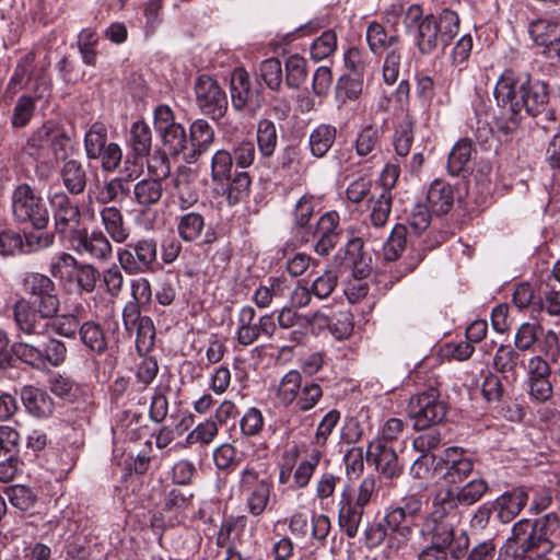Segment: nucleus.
<instances>
[{
    "label": "nucleus",
    "mask_w": 560,
    "mask_h": 560,
    "mask_svg": "<svg viewBox=\"0 0 560 560\" xmlns=\"http://www.w3.org/2000/svg\"><path fill=\"white\" fill-rule=\"evenodd\" d=\"M559 527V518L548 513L530 523L523 518L514 524L512 535L499 551L498 560H533L553 548L551 536Z\"/></svg>",
    "instance_id": "1"
},
{
    "label": "nucleus",
    "mask_w": 560,
    "mask_h": 560,
    "mask_svg": "<svg viewBox=\"0 0 560 560\" xmlns=\"http://www.w3.org/2000/svg\"><path fill=\"white\" fill-rule=\"evenodd\" d=\"M404 24L423 55L432 54L440 46L445 47L459 31V18L456 12L445 9L438 18L433 14L423 15L418 4L407 9Z\"/></svg>",
    "instance_id": "2"
},
{
    "label": "nucleus",
    "mask_w": 560,
    "mask_h": 560,
    "mask_svg": "<svg viewBox=\"0 0 560 560\" xmlns=\"http://www.w3.org/2000/svg\"><path fill=\"white\" fill-rule=\"evenodd\" d=\"M527 82L526 73L505 70L498 79L493 95L501 109L499 128L504 133L515 130L520 122V96Z\"/></svg>",
    "instance_id": "3"
},
{
    "label": "nucleus",
    "mask_w": 560,
    "mask_h": 560,
    "mask_svg": "<svg viewBox=\"0 0 560 560\" xmlns=\"http://www.w3.org/2000/svg\"><path fill=\"white\" fill-rule=\"evenodd\" d=\"M13 319L16 335L31 336L34 339H45L52 320L59 311L45 312L42 306H36L30 300L20 298L13 305Z\"/></svg>",
    "instance_id": "4"
},
{
    "label": "nucleus",
    "mask_w": 560,
    "mask_h": 560,
    "mask_svg": "<svg viewBox=\"0 0 560 560\" xmlns=\"http://www.w3.org/2000/svg\"><path fill=\"white\" fill-rule=\"evenodd\" d=\"M446 411L447 405L434 387L412 396L408 404V415L413 420L415 430L434 427L445 418Z\"/></svg>",
    "instance_id": "5"
},
{
    "label": "nucleus",
    "mask_w": 560,
    "mask_h": 560,
    "mask_svg": "<svg viewBox=\"0 0 560 560\" xmlns=\"http://www.w3.org/2000/svg\"><path fill=\"white\" fill-rule=\"evenodd\" d=\"M154 129L162 140L165 154L182 155L186 162L187 135L185 128L175 121L173 110L167 105H159L154 109Z\"/></svg>",
    "instance_id": "6"
},
{
    "label": "nucleus",
    "mask_w": 560,
    "mask_h": 560,
    "mask_svg": "<svg viewBox=\"0 0 560 560\" xmlns=\"http://www.w3.org/2000/svg\"><path fill=\"white\" fill-rule=\"evenodd\" d=\"M51 207L56 234L69 242L82 228V217L79 203L63 191H57L48 197Z\"/></svg>",
    "instance_id": "7"
},
{
    "label": "nucleus",
    "mask_w": 560,
    "mask_h": 560,
    "mask_svg": "<svg viewBox=\"0 0 560 560\" xmlns=\"http://www.w3.org/2000/svg\"><path fill=\"white\" fill-rule=\"evenodd\" d=\"M12 212L16 221L30 223L37 230L45 229L49 222V212L43 199L26 184L13 191Z\"/></svg>",
    "instance_id": "8"
},
{
    "label": "nucleus",
    "mask_w": 560,
    "mask_h": 560,
    "mask_svg": "<svg viewBox=\"0 0 560 560\" xmlns=\"http://www.w3.org/2000/svg\"><path fill=\"white\" fill-rule=\"evenodd\" d=\"M156 257V242L152 238H140L127 243L117 250V260L120 268L130 276L152 271Z\"/></svg>",
    "instance_id": "9"
},
{
    "label": "nucleus",
    "mask_w": 560,
    "mask_h": 560,
    "mask_svg": "<svg viewBox=\"0 0 560 560\" xmlns=\"http://www.w3.org/2000/svg\"><path fill=\"white\" fill-rule=\"evenodd\" d=\"M276 323L271 314H265L256 319V311L249 305L241 307L236 320V340L247 347L260 336L271 338L276 332Z\"/></svg>",
    "instance_id": "10"
},
{
    "label": "nucleus",
    "mask_w": 560,
    "mask_h": 560,
    "mask_svg": "<svg viewBox=\"0 0 560 560\" xmlns=\"http://www.w3.org/2000/svg\"><path fill=\"white\" fill-rule=\"evenodd\" d=\"M196 103L200 110L214 120L224 117L228 110V96L217 80L202 74L195 82Z\"/></svg>",
    "instance_id": "11"
},
{
    "label": "nucleus",
    "mask_w": 560,
    "mask_h": 560,
    "mask_svg": "<svg viewBox=\"0 0 560 560\" xmlns=\"http://www.w3.org/2000/svg\"><path fill=\"white\" fill-rule=\"evenodd\" d=\"M22 288L25 294L36 306H42L45 312L60 310V298L56 283L46 275L39 272H26L22 278Z\"/></svg>",
    "instance_id": "12"
},
{
    "label": "nucleus",
    "mask_w": 560,
    "mask_h": 560,
    "mask_svg": "<svg viewBox=\"0 0 560 560\" xmlns=\"http://www.w3.org/2000/svg\"><path fill=\"white\" fill-rule=\"evenodd\" d=\"M523 94L520 96V119L525 112L529 116H544L546 120H553L555 113L549 108V93L547 85L539 80H532L527 74Z\"/></svg>",
    "instance_id": "13"
},
{
    "label": "nucleus",
    "mask_w": 560,
    "mask_h": 560,
    "mask_svg": "<svg viewBox=\"0 0 560 560\" xmlns=\"http://www.w3.org/2000/svg\"><path fill=\"white\" fill-rule=\"evenodd\" d=\"M68 244L79 255H86L100 261L109 260L113 254V246L102 231L88 233L83 228Z\"/></svg>",
    "instance_id": "14"
},
{
    "label": "nucleus",
    "mask_w": 560,
    "mask_h": 560,
    "mask_svg": "<svg viewBox=\"0 0 560 560\" xmlns=\"http://www.w3.org/2000/svg\"><path fill=\"white\" fill-rule=\"evenodd\" d=\"M125 329L136 332V347L140 353L148 352L154 345L155 329L149 316H141L137 305H126L122 311Z\"/></svg>",
    "instance_id": "15"
},
{
    "label": "nucleus",
    "mask_w": 560,
    "mask_h": 560,
    "mask_svg": "<svg viewBox=\"0 0 560 560\" xmlns=\"http://www.w3.org/2000/svg\"><path fill=\"white\" fill-rule=\"evenodd\" d=\"M230 90L232 106L235 110L248 109L252 115H255L260 108V101L254 96L249 75L244 69L238 68L232 72Z\"/></svg>",
    "instance_id": "16"
},
{
    "label": "nucleus",
    "mask_w": 560,
    "mask_h": 560,
    "mask_svg": "<svg viewBox=\"0 0 560 560\" xmlns=\"http://www.w3.org/2000/svg\"><path fill=\"white\" fill-rule=\"evenodd\" d=\"M139 176L136 170H125L121 176L114 177L98 187L96 201L102 205L122 202L131 191V183Z\"/></svg>",
    "instance_id": "17"
},
{
    "label": "nucleus",
    "mask_w": 560,
    "mask_h": 560,
    "mask_svg": "<svg viewBox=\"0 0 560 560\" xmlns=\"http://www.w3.org/2000/svg\"><path fill=\"white\" fill-rule=\"evenodd\" d=\"M214 142V130L205 119H196L189 128L186 163H195Z\"/></svg>",
    "instance_id": "18"
},
{
    "label": "nucleus",
    "mask_w": 560,
    "mask_h": 560,
    "mask_svg": "<svg viewBox=\"0 0 560 560\" xmlns=\"http://www.w3.org/2000/svg\"><path fill=\"white\" fill-rule=\"evenodd\" d=\"M368 460H373L377 470L385 478H395L401 474L398 456L392 446L382 444V441H372L366 452Z\"/></svg>",
    "instance_id": "19"
},
{
    "label": "nucleus",
    "mask_w": 560,
    "mask_h": 560,
    "mask_svg": "<svg viewBox=\"0 0 560 560\" xmlns=\"http://www.w3.org/2000/svg\"><path fill=\"white\" fill-rule=\"evenodd\" d=\"M384 522L389 530V548L399 549L406 546L412 535L415 522L397 506L385 514Z\"/></svg>",
    "instance_id": "20"
},
{
    "label": "nucleus",
    "mask_w": 560,
    "mask_h": 560,
    "mask_svg": "<svg viewBox=\"0 0 560 560\" xmlns=\"http://www.w3.org/2000/svg\"><path fill=\"white\" fill-rule=\"evenodd\" d=\"M441 442V433L436 428H428L425 431L413 440V447L416 451L421 453L413 465L411 466V474L417 478H427L430 472L428 468L429 457L427 453L439 446Z\"/></svg>",
    "instance_id": "21"
},
{
    "label": "nucleus",
    "mask_w": 560,
    "mask_h": 560,
    "mask_svg": "<svg viewBox=\"0 0 560 560\" xmlns=\"http://www.w3.org/2000/svg\"><path fill=\"white\" fill-rule=\"evenodd\" d=\"M383 130L375 124L361 126L354 139V150L358 156L366 161L373 160L381 151Z\"/></svg>",
    "instance_id": "22"
},
{
    "label": "nucleus",
    "mask_w": 560,
    "mask_h": 560,
    "mask_svg": "<svg viewBox=\"0 0 560 560\" xmlns=\"http://www.w3.org/2000/svg\"><path fill=\"white\" fill-rule=\"evenodd\" d=\"M528 501V493L523 488L513 489L504 492L493 502V508L498 512L497 516L502 523H510L516 517Z\"/></svg>",
    "instance_id": "23"
},
{
    "label": "nucleus",
    "mask_w": 560,
    "mask_h": 560,
    "mask_svg": "<svg viewBox=\"0 0 560 560\" xmlns=\"http://www.w3.org/2000/svg\"><path fill=\"white\" fill-rule=\"evenodd\" d=\"M456 199L455 188L444 179H434L427 194V200L433 213L445 214L454 206Z\"/></svg>",
    "instance_id": "24"
},
{
    "label": "nucleus",
    "mask_w": 560,
    "mask_h": 560,
    "mask_svg": "<svg viewBox=\"0 0 560 560\" xmlns=\"http://www.w3.org/2000/svg\"><path fill=\"white\" fill-rule=\"evenodd\" d=\"M174 195L179 200L182 209L195 205L198 200V194L195 188L196 174L186 166H179L173 175Z\"/></svg>",
    "instance_id": "25"
},
{
    "label": "nucleus",
    "mask_w": 560,
    "mask_h": 560,
    "mask_svg": "<svg viewBox=\"0 0 560 560\" xmlns=\"http://www.w3.org/2000/svg\"><path fill=\"white\" fill-rule=\"evenodd\" d=\"M459 504L455 497V491L452 489H441L433 498L432 510L428 516L460 523L462 513L458 508Z\"/></svg>",
    "instance_id": "26"
},
{
    "label": "nucleus",
    "mask_w": 560,
    "mask_h": 560,
    "mask_svg": "<svg viewBox=\"0 0 560 560\" xmlns=\"http://www.w3.org/2000/svg\"><path fill=\"white\" fill-rule=\"evenodd\" d=\"M20 396L27 412L37 418H46L54 411L51 397L40 388L24 386Z\"/></svg>",
    "instance_id": "27"
},
{
    "label": "nucleus",
    "mask_w": 560,
    "mask_h": 560,
    "mask_svg": "<svg viewBox=\"0 0 560 560\" xmlns=\"http://www.w3.org/2000/svg\"><path fill=\"white\" fill-rule=\"evenodd\" d=\"M11 352L22 362L32 365H44L43 339H34L31 336H19L11 346Z\"/></svg>",
    "instance_id": "28"
},
{
    "label": "nucleus",
    "mask_w": 560,
    "mask_h": 560,
    "mask_svg": "<svg viewBox=\"0 0 560 560\" xmlns=\"http://www.w3.org/2000/svg\"><path fill=\"white\" fill-rule=\"evenodd\" d=\"M459 522H452L441 518L427 516L420 533L422 536H429L431 542H438L441 546H452L455 536V528Z\"/></svg>",
    "instance_id": "29"
},
{
    "label": "nucleus",
    "mask_w": 560,
    "mask_h": 560,
    "mask_svg": "<svg viewBox=\"0 0 560 560\" xmlns=\"http://www.w3.org/2000/svg\"><path fill=\"white\" fill-rule=\"evenodd\" d=\"M366 42L373 54L387 51L402 45L400 36L396 32H387L385 27L372 22L366 28Z\"/></svg>",
    "instance_id": "30"
},
{
    "label": "nucleus",
    "mask_w": 560,
    "mask_h": 560,
    "mask_svg": "<svg viewBox=\"0 0 560 560\" xmlns=\"http://www.w3.org/2000/svg\"><path fill=\"white\" fill-rule=\"evenodd\" d=\"M100 214L102 224L109 237L115 243H125L130 235V229L127 226L121 211L110 206L104 207Z\"/></svg>",
    "instance_id": "31"
},
{
    "label": "nucleus",
    "mask_w": 560,
    "mask_h": 560,
    "mask_svg": "<svg viewBox=\"0 0 560 560\" xmlns=\"http://www.w3.org/2000/svg\"><path fill=\"white\" fill-rule=\"evenodd\" d=\"M346 260L351 266L353 278L365 279L370 275L371 257L363 253L362 238L353 237L347 243Z\"/></svg>",
    "instance_id": "32"
},
{
    "label": "nucleus",
    "mask_w": 560,
    "mask_h": 560,
    "mask_svg": "<svg viewBox=\"0 0 560 560\" xmlns=\"http://www.w3.org/2000/svg\"><path fill=\"white\" fill-rule=\"evenodd\" d=\"M192 498L194 494L190 491L172 488L164 495L162 511L172 522H179L191 505Z\"/></svg>",
    "instance_id": "33"
},
{
    "label": "nucleus",
    "mask_w": 560,
    "mask_h": 560,
    "mask_svg": "<svg viewBox=\"0 0 560 560\" xmlns=\"http://www.w3.org/2000/svg\"><path fill=\"white\" fill-rule=\"evenodd\" d=\"M322 457V451L314 448L296 466L293 464V481L290 483L291 490L304 489L310 485Z\"/></svg>",
    "instance_id": "34"
},
{
    "label": "nucleus",
    "mask_w": 560,
    "mask_h": 560,
    "mask_svg": "<svg viewBox=\"0 0 560 560\" xmlns=\"http://www.w3.org/2000/svg\"><path fill=\"white\" fill-rule=\"evenodd\" d=\"M475 149L472 142L468 139L458 140L452 148L447 159L448 174L457 176L466 172L472 159Z\"/></svg>",
    "instance_id": "35"
},
{
    "label": "nucleus",
    "mask_w": 560,
    "mask_h": 560,
    "mask_svg": "<svg viewBox=\"0 0 560 560\" xmlns=\"http://www.w3.org/2000/svg\"><path fill=\"white\" fill-rule=\"evenodd\" d=\"M364 509L343 497L340 502L338 523L349 538L357 536Z\"/></svg>",
    "instance_id": "36"
},
{
    "label": "nucleus",
    "mask_w": 560,
    "mask_h": 560,
    "mask_svg": "<svg viewBox=\"0 0 560 560\" xmlns=\"http://www.w3.org/2000/svg\"><path fill=\"white\" fill-rule=\"evenodd\" d=\"M442 460L446 465V474L451 477L453 482L463 480L472 471L474 465L471 459L465 457L463 452L457 447L445 450Z\"/></svg>",
    "instance_id": "37"
},
{
    "label": "nucleus",
    "mask_w": 560,
    "mask_h": 560,
    "mask_svg": "<svg viewBox=\"0 0 560 560\" xmlns=\"http://www.w3.org/2000/svg\"><path fill=\"white\" fill-rule=\"evenodd\" d=\"M135 201L142 207H150L158 203L163 195L161 179L143 178L133 185Z\"/></svg>",
    "instance_id": "38"
},
{
    "label": "nucleus",
    "mask_w": 560,
    "mask_h": 560,
    "mask_svg": "<svg viewBox=\"0 0 560 560\" xmlns=\"http://www.w3.org/2000/svg\"><path fill=\"white\" fill-rule=\"evenodd\" d=\"M337 129L331 125L317 126L308 137L311 153L316 158H323L332 147L336 140Z\"/></svg>",
    "instance_id": "39"
},
{
    "label": "nucleus",
    "mask_w": 560,
    "mask_h": 560,
    "mask_svg": "<svg viewBox=\"0 0 560 560\" xmlns=\"http://www.w3.org/2000/svg\"><path fill=\"white\" fill-rule=\"evenodd\" d=\"M61 178L70 194L79 195L84 191L86 186V173L79 161H66L61 168Z\"/></svg>",
    "instance_id": "40"
},
{
    "label": "nucleus",
    "mask_w": 560,
    "mask_h": 560,
    "mask_svg": "<svg viewBox=\"0 0 560 560\" xmlns=\"http://www.w3.org/2000/svg\"><path fill=\"white\" fill-rule=\"evenodd\" d=\"M108 130L107 127L100 121L92 124L84 135V150L89 160H94L101 154L108 144Z\"/></svg>",
    "instance_id": "41"
},
{
    "label": "nucleus",
    "mask_w": 560,
    "mask_h": 560,
    "mask_svg": "<svg viewBox=\"0 0 560 560\" xmlns=\"http://www.w3.org/2000/svg\"><path fill=\"white\" fill-rule=\"evenodd\" d=\"M302 385V375L299 371L290 370L287 372L278 386L277 397L279 401L285 407L292 405L298 398Z\"/></svg>",
    "instance_id": "42"
},
{
    "label": "nucleus",
    "mask_w": 560,
    "mask_h": 560,
    "mask_svg": "<svg viewBox=\"0 0 560 560\" xmlns=\"http://www.w3.org/2000/svg\"><path fill=\"white\" fill-rule=\"evenodd\" d=\"M130 145L137 156L149 155L152 148V132L148 124L139 120L131 125Z\"/></svg>",
    "instance_id": "43"
},
{
    "label": "nucleus",
    "mask_w": 560,
    "mask_h": 560,
    "mask_svg": "<svg viewBox=\"0 0 560 560\" xmlns=\"http://www.w3.org/2000/svg\"><path fill=\"white\" fill-rule=\"evenodd\" d=\"M252 178L245 171L238 172L230 180L224 194L230 206L245 201L250 192Z\"/></svg>",
    "instance_id": "44"
},
{
    "label": "nucleus",
    "mask_w": 560,
    "mask_h": 560,
    "mask_svg": "<svg viewBox=\"0 0 560 560\" xmlns=\"http://www.w3.org/2000/svg\"><path fill=\"white\" fill-rule=\"evenodd\" d=\"M258 150L262 158H270L277 148L278 135L275 124L269 119H260L257 125Z\"/></svg>",
    "instance_id": "45"
},
{
    "label": "nucleus",
    "mask_w": 560,
    "mask_h": 560,
    "mask_svg": "<svg viewBox=\"0 0 560 560\" xmlns=\"http://www.w3.org/2000/svg\"><path fill=\"white\" fill-rule=\"evenodd\" d=\"M79 265L71 254L58 253L51 258L49 271L56 279L73 282Z\"/></svg>",
    "instance_id": "46"
},
{
    "label": "nucleus",
    "mask_w": 560,
    "mask_h": 560,
    "mask_svg": "<svg viewBox=\"0 0 560 560\" xmlns=\"http://www.w3.org/2000/svg\"><path fill=\"white\" fill-rule=\"evenodd\" d=\"M233 158L229 150L220 149L211 158V179L215 184H224L231 178Z\"/></svg>",
    "instance_id": "47"
},
{
    "label": "nucleus",
    "mask_w": 560,
    "mask_h": 560,
    "mask_svg": "<svg viewBox=\"0 0 560 560\" xmlns=\"http://www.w3.org/2000/svg\"><path fill=\"white\" fill-rule=\"evenodd\" d=\"M80 339L83 345L97 354L103 353L106 348V339L101 326L94 322H85L79 328Z\"/></svg>",
    "instance_id": "48"
},
{
    "label": "nucleus",
    "mask_w": 560,
    "mask_h": 560,
    "mask_svg": "<svg viewBox=\"0 0 560 560\" xmlns=\"http://www.w3.org/2000/svg\"><path fill=\"white\" fill-rule=\"evenodd\" d=\"M363 91V79L343 75L339 78L336 85V101L339 106L348 102L357 101Z\"/></svg>",
    "instance_id": "49"
},
{
    "label": "nucleus",
    "mask_w": 560,
    "mask_h": 560,
    "mask_svg": "<svg viewBox=\"0 0 560 560\" xmlns=\"http://www.w3.org/2000/svg\"><path fill=\"white\" fill-rule=\"evenodd\" d=\"M9 502L15 509L27 512L31 511L37 501V495L33 490L24 485H13L4 489Z\"/></svg>",
    "instance_id": "50"
},
{
    "label": "nucleus",
    "mask_w": 560,
    "mask_h": 560,
    "mask_svg": "<svg viewBox=\"0 0 560 560\" xmlns=\"http://www.w3.org/2000/svg\"><path fill=\"white\" fill-rule=\"evenodd\" d=\"M558 28V23L545 19H538L529 23L528 34L536 45L547 48L557 35Z\"/></svg>",
    "instance_id": "51"
},
{
    "label": "nucleus",
    "mask_w": 560,
    "mask_h": 560,
    "mask_svg": "<svg viewBox=\"0 0 560 560\" xmlns=\"http://www.w3.org/2000/svg\"><path fill=\"white\" fill-rule=\"evenodd\" d=\"M205 229V219L200 213L188 212L180 217L177 231L185 242H194Z\"/></svg>",
    "instance_id": "52"
},
{
    "label": "nucleus",
    "mask_w": 560,
    "mask_h": 560,
    "mask_svg": "<svg viewBox=\"0 0 560 560\" xmlns=\"http://www.w3.org/2000/svg\"><path fill=\"white\" fill-rule=\"evenodd\" d=\"M271 488L272 485L269 482L242 493L246 495V506L252 515L259 516L265 512L270 499Z\"/></svg>",
    "instance_id": "53"
},
{
    "label": "nucleus",
    "mask_w": 560,
    "mask_h": 560,
    "mask_svg": "<svg viewBox=\"0 0 560 560\" xmlns=\"http://www.w3.org/2000/svg\"><path fill=\"white\" fill-rule=\"evenodd\" d=\"M219 434V428L213 419H207L198 423L186 436V444L209 445Z\"/></svg>",
    "instance_id": "54"
},
{
    "label": "nucleus",
    "mask_w": 560,
    "mask_h": 560,
    "mask_svg": "<svg viewBox=\"0 0 560 560\" xmlns=\"http://www.w3.org/2000/svg\"><path fill=\"white\" fill-rule=\"evenodd\" d=\"M392 194L382 191L377 198L371 200V223L374 228H383L389 218L392 211Z\"/></svg>",
    "instance_id": "55"
},
{
    "label": "nucleus",
    "mask_w": 560,
    "mask_h": 560,
    "mask_svg": "<svg viewBox=\"0 0 560 560\" xmlns=\"http://www.w3.org/2000/svg\"><path fill=\"white\" fill-rule=\"evenodd\" d=\"M539 332H542V326L539 323H523L515 332V348L523 352L532 350L537 345Z\"/></svg>",
    "instance_id": "56"
},
{
    "label": "nucleus",
    "mask_w": 560,
    "mask_h": 560,
    "mask_svg": "<svg viewBox=\"0 0 560 560\" xmlns=\"http://www.w3.org/2000/svg\"><path fill=\"white\" fill-rule=\"evenodd\" d=\"M521 359L518 350L510 345H501L493 357V366L499 373L514 372Z\"/></svg>",
    "instance_id": "57"
},
{
    "label": "nucleus",
    "mask_w": 560,
    "mask_h": 560,
    "mask_svg": "<svg viewBox=\"0 0 560 560\" xmlns=\"http://www.w3.org/2000/svg\"><path fill=\"white\" fill-rule=\"evenodd\" d=\"M372 63L371 56L361 48L351 47L345 52L346 68L355 77L362 78Z\"/></svg>",
    "instance_id": "58"
},
{
    "label": "nucleus",
    "mask_w": 560,
    "mask_h": 560,
    "mask_svg": "<svg viewBox=\"0 0 560 560\" xmlns=\"http://www.w3.org/2000/svg\"><path fill=\"white\" fill-rule=\"evenodd\" d=\"M407 244V230L404 225L397 224L392 230L387 242L384 244V258L387 261L396 260Z\"/></svg>",
    "instance_id": "59"
},
{
    "label": "nucleus",
    "mask_w": 560,
    "mask_h": 560,
    "mask_svg": "<svg viewBox=\"0 0 560 560\" xmlns=\"http://www.w3.org/2000/svg\"><path fill=\"white\" fill-rule=\"evenodd\" d=\"M323 396V389L319 384L314 382H306L301 386L298 398L293 404L303 412L313 409Z\"/></svg>",
    "instance_id": "60"
},
{
    "label": "nucleus",
    "mask_w": 560,
    "mask_h": 560,
    "mask_svg": "<svg viewBox=\"0 0 560 560\" xmlns=\"http://www.w3.org/2000/svg\"><path fill=\"white\" fill-rule=\"evenodd\" d=\"M488 491V483L483 479H474L455 491V497L463 505L478 502Z\"/></svg>",
    "instance_id": "61"
},
{
    "label": "nucleus",
    "mask_w": 560,
    "mask_h": 560,
    "mask_svg": "<svg viewBox=\"0 0 560 560\" xmlns=\"http://www.w3.org/2000/svg\"><path fill=\"white\" fill-rule=\"evenodd\" d=\"M285 83L291 89H298L306 79V61L304 58L292 55L285 60Z\"/></svg>",
    "instance_id": "62"
},
{
    "label": "nucleus",
    "mask_w": 560,
    "mask_h": 560,
    "mask_svg": "<svg viewBox=\"0 0 560 560\" xmlns=\"http://www.w3.org/2000/svg\"><path fill=\"white\" fill-rule=\"evenodd\" d=\"M404 46L389 49L385 54L383 63V80L386 84H394L399 77Z\"/></svg>",
    "instance_id": "63"
},
{
    "label": "nucleus",
    "mask_w": 560,
    "mask_h": 560,
    "mask_svg": "<svg viewBox=\"0 0 560 560\" xmlns=\"http://www.w3.org/2000/svg\"><path fill=\"white\" fill-rule=\"evenodd\" d=\"M337 48V34L331 31H325L317 37L311 46V56L315 61H320L329 57Z\"/></svg>",
    "instance_id": "64"
}]
</instances>
